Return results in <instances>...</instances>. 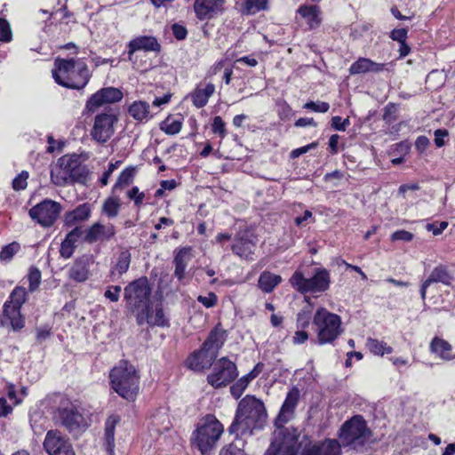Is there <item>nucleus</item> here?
Wrapping results in <instances>:
<instances>
[{
  "label": "nucleus",
  "instance_id": "5",
  "mask_svg": "<svg viewBox=\"0 0 455 455\" xmlns=\"http://www.w3.org/2000/svg\"><path fill=\"white\" fill-rule=\"evenodd\" d=\"M317 343H332L342 332L340 317L324 307H319L313 318Z\"/></svg>",
  "mask_w": 455,
  "mask_h": 455
},
{
  "label": "nucleus",
  "instance_id": "17",
  "mask_svg": "<svg viewBox=\"0 0 455 455\" xmlns=\"http://www.w3.org/2000/svg\"><path fill=\"white\" fill-rule=\"evenodd\" d=\"M225 0H196L194 10L196 17L210 20L224 11Z\"/></svg>",
  "mask_w": 455,
  "mask_h": 455
},
{
  "label": "nucleus",
  "instance_id": "56",
  "mask_svg": "<svg viewBox=\"0 0 455 455\" xmlns=\"http://www.w3.org/2000/svg\"><path fill=\"white\" fill-rule=\"evenodd\" d=\"M121 287L118 285L111 286L105 291V297L112 302H116L119 299Z\"/></svg>",
  "mask_w": 455,
  "mask_h": 455
},
{
  "label": "nucleus",
  "instance_id": "35",
  "mask_svg": "<svg viewBox=\"0 0 455 455\" xmlns=\"http://www.w3.org/2000/svg\"><path fill=\"white\" fill-rule=\"evenodd\" d=\"M225 340V332L222 330L214 329L208 339L203 344L206 349H210L217 355Z\"/></svg>",
  "mask_w": 455,
  "mask_h": 455
},
{
  "label": "nucleus",
  "instance_id": "46",
  "mask_svg": "<svg viewBox=\"0 0 455 455\" xmlns=\"http://www.w3.org/2000/svg\"><path fill=\"white\" fill-rule=\"evenodd\" d=\"M134 176L133 169H125L124 170L118 177L116 183L115 184V188H122L124 187L128 186L132 183Z\"/></svg>",
  "mask_w": 455,
  "mask_h": 455
},
{
  "label": "nucleus",
  "instance_id": "2",
  "mask_svg": "<svg viewBox=\"0 0 455 455\" xmlns=\"http://www.w3.org/2000/svg\"><path fill=\"white\" fill-rule=\"evenodd\" d=\"M52 72L58 84L76 90L84 88L88 84L91 76L86 63L80 59L57 58Z\"/></svg>",
  "mask_w": 455,
  "mask_h": 455
},
{
  "label": "nucleus",
  "instance_id": "16",
  "mask_svg": "<svg viewBox=\"0 0 455 455\" xmlns=\"http://www.w3.org/2000/svg\"><path fill=\"white\" fill-rule=\"evenodd\" d=\"M138 324L147 323L150 326L165 327L169 325V320L165 316L162 307L158 304L146 306L145 309L135 315Z\"/></svg>",
  "mask_w": 455,
  "mask_h": 455
},
{
  "label": "nucleus",
  "instance_id": "18",
  "mask_svg": "<svg viewBox=\"0 0 455 455\" xmlns=\"http://www.w3.org/2000/svg\"><path fill=\"white\" fill-rule=\"evenodd\" d=\"M116 235V228L112 224H101L96 222L85 230L84 241L88 243L104 242L111 239Z\"/></svg>",
  "mask_w": 455,
  "mask_h": 455
},
{
  "label": "nucleus",
  "instance_id": "54",
  "mask_svg": "<svg viewBox=\"0 0 455 455\" xmlns=\"http://www.w3.org/2000/svg\"><path fill=\"white\" fill-rule=\"evenodd\" d=\"M75 249L76 245L64 239L60 245V254L64 259H69L73 255Z\"/></svg>",
  "mask_w": 455,
  "mask_h": 455
},
{
  "label": "nucleus",
  "instance_id": "13",
  "mask_svg": "<svg viewBox=\"0 0 455 455\" xmlns=\"http://www.w3.org/2000/svg\"><path fill=\"white\" fill-rule=\"evenodd\" d=\"M43 444L49 455H76L69 438L56 429L46 433Z\"/></svg>",
  "mask_w": 455,
  "mask_h": 455
},
{
  "label": "nucleus",
  "instance_id": "8",
  "mask_svg": "<svg viewBox=\"0 0 455 455\" xmlns=\"http://www.w3.org/2000/svg\"><path fill=\"white\" fill-rule=\"evenodd\" d=\"M291 285L300 293L323 292L330 286V274L325 268H319L311 278H306L297 270L289 280Z\"/></svg>",
  "mask_w": 455,
  "mask_h": 455
},
{
  "label": "nucleus",
  "instance_id": "27",
  "mask_svg": "<svg viewBox=\"0 0 455 455\" xmlns=\"http://www.w3.org/2000/svg\"><path fill=\"white\" fill-rule=\"evenodd\" d=\"M89 259L82 257L76 259L68 270V276L72 280L82 283L89 278L90 271Z\"/></svg>",
  "mask_w": 455,
  "mask_h": 455
},
{
  "label": "nucleus",
  "instance_id": "7",
  "mask_svg": "<svg viewBox=\"0 0 455 455\" xmlns=\"http://www.w3.org/2000/svg\"><path fill=\"white\" fill-rule=\"evenodd\" d=\"M151 289L146 277L130 283L124 288V299L128 309L137 315L150 303Z\"/></svg>",
  "mask_w": 455,
  "mask_h": 455
},
{
  "label": "nucleus",
  "instance_id": "20",
  "mask_svg": "<svg viewBox=\"0 0 455 455\" xmlns=\"http://www.w3.org/2000/svg\"><path fill=\"white\" fill-rule=\"evenodd\" d=\"M340 444L337 440L327 439L320 443L306 447L301 455H339Z\"/></svg>",
  "mask_w": 455,
  "mask_h": 455
},
{
  "label": "nucleus",
  "instance_id": "58",
  "mask_svg": "<svg viewBox=\"0 0 455 455\" xmlns=\"http://www.w3.org/2000/svg\"><path fill=\"white\" fill-rule=\"evenodd\" d=\"M128 197L134 201L135 204L139 205L142 203L145 195L142 192H140L139 188L137 187H133L129 192H128Z\"/></svg>",
  "mask_w": 455,
  "mask_h": 455
},
{
  "label": "nucleus",
  "instance_id": "47",
  "mask_svg": "<svg viewBox=\"0 0 455 455\" xmlns=\"http://www.w3.org/2000/svg\"><path fill=\"white\" fill-rule=\"evenodd\" d=\"M28 279L29 282V291H36L41 282V273L37 268H31L29 270Z\"/></svg>",
  "mask_w": 455,
  "mask_h": 455
},
{
  "label": "nucleus",
  "instance_id": "15",
  "mask_svg": "<svg viewBox=\"0 0 455 455\" xmlns=\"http://www.w3.org/2000/svg\"><path fill=\"white\" fill-rule=\"evenodd\" d=\"M116 121V116L111 110L97 115L91 132L93 140L101 143L108 140L114 134V124Z\"/></svg>",
  "mask_w": 455,
  "mask_h": 455
},
{
  "label": "nucleus",
  "instance_id": "1",
  "mask_svg": "<svg viewBox=\"0 0 455 455\" xmlns=\"http://www.w3.org/2000/svg\"><path fill=\"white\" fill-rule=\"evenodd\" d=\"M267 419L264 403L251 395L243 398L237 407L235 419L228 428L230 434L251 435L254 429L261 428Z\"/></svg>",
  "mask_w": 455,
  "mask_h": 455
},
{
  "label": "nucleus",
  "instance_id": "45",
  "mask_svg": "<svg viewBox=\"0 0 455 455\" xmlns=\"http://www.w3.org/2000/svg\"><path fill=\"white\" fill-rule=\"evenodd\" d=\"M101 96L95 92L92 94L89 100H87L85 104L84 111L87 113H94L96 112L100 108L106 105L104 100L100 98Z\"/></svg>",
  "mask_w": 455,
  "mask_h": 455
},
{
  "label": "nucleus",
  "instance_id": "51",
  "mask_svg": "<svg viewBox=\"0 0 455 455\" xmlns=\"http://www.w3.org/2000/svg\"><path fill=\"white\" fill-rule=\"evenodd\" d=\"M225 123L220 116H215L212 124V132L224 138L227 134Z\"/></svg>",
  "mask_w": 455,
  "mask_h": 455
},
{
  "label": "nucleus",
  "instance_id": "4",
  "mask_svg": "<svg viewBox=\"0 0 455 455\" xmlns=\"http://www.w3.org/2000/svg\"><path fill=\"white\" fill-rule=\"evenodd\" d=\"M224 427L212 414L202 418L194 431L195 444L203 455H210L217 446Z\"/></svg>",
  "mask_w": 455,
  "mask_h": 455
},
{
  "label": "nucleus",
  "instance_id": "29",
  "mask_svg": "<svg viewBox=\"0 0 455 455\" xmlns=\"http://www.w3.org/2000/svg\"><path fill=\"white\" fill-rule=\"evenodd\" d=\"M214 92L215 86L212 83L207 84L204 88L197 87L191 95L193 104L196 108L204 107Z\"/></svg>",
  "mask_w": 455,
  "mask_h": 455
},
{
  "label": "nucleus",
  "instance_id": "64",
  "mask_svg": "<svg viewBox=\"0 0 455 455\" xmlns=\"http://www.w3.org/2000/svg\"><path fill=\"white\" fill-rule=\"evenodd\" d=\"M12 411V407L8 404L4 397H0V418L6 417Z\"/></svg>",
  "mask_w": 455,
  "mask_h": 455
},
{
  "label": "nucleus",
  "instance_id": "11",
  "mask_svg": "<svg viewBox=\"0 0 455 455\" xmlns=\"http://www.w3.org/2000/svg\"><path fill=\"white\" fill-rule=\"evenodd\" d=\"M61 205L52 200H44L29 210V216L43 227H51L58 219Z\"/></svg>",
  "mask_w": 455,
  "mask_h": 455
},
{
  "label": "nucleus",
  "instance_id": "6",
  "mask_svg": "<svg viewBox=\"0 0 455 455\" xmlns=\"http://www.w3.org/2000/svg\"><path fill=\"white\" fill-rule=\"evenodd\" d=\"M54 419L74 436H78L88 427V422L77 405L68 400L61 402Z\"/></svg>",
  "mask_w": 455,
  "mask_h": 455
},
{
  "label": "nucleus",
  "instance_id": "43",
  "mask_svg": "<svg viewBox=\"0 0 455 455\" xmlns=\"http://www.w3.org/2000/svg\"><path fill=\"white\" fill-rule=\"evenodd\" d=\"M27 299V291L23 287H16L10 296V301H6V303H10L16 307H20L25 303Z\"/></svg>",
  "mask_w": 455,
  "mask_h": 455
},
{
  "label": "nucleus",
  "instance_id": "30",
  "mask_svg": "<svg viewBox=\"0 0 455 455\" xmlns=\"http://www.w3.org/2000/svg\"><path fill=\"white\" fill-rule=\"evenodd\" d=\"M20 307L13 306L10 303L4 305V316L6 317L13 330H20L24 327V320L20 314Z\"/></svg>",
  "mask_w": 455,
  "mask_h": 455
},
{
  "label": "nucleus",
  "instance_id": "50",
  "mask_svg": "<svg viewBox=\"0 0 455 455\" xmlns=\"http://www.w3.org/2000/svg\"><path fill=\"white\" fill-rule=\"evenodd\" d=\"M12 40V31L9 23L0 19V42H10Z\"/></svg>",
  "mask_w": 455,
  "mask_h": 455
},
{
  "label": "nucleus",
  "instance_id": "37",
  "mask_svg": "<svg viewBox=\"0 0 455 455\" xmlns=\"http://www.w3.org/2000/svg\"><path fill=\"white\" fill-rule=\"evenodd\" d=\"M129 113L136 120H147L150 116L149 105L145 101H136L130 107Z\"/></svg>",
  "mask_w": 455,
  "mask_h": 455
},
{
  "label": "nucleus",
  "instance_id": "39",
  "mask_svg": "<svg viewBox=\"0 0 455 455\" xmlns=\"http://www.w3.org/2000/svg\"><path fill=\"white\" fill-rule=\"evenodd\" d=\"M97 93L101 96L100 98L106 104L118 102L123 98V92L119 89L114 87L100 89Z\"/></svg>",
  "mask_w": 455,
  "mask_h": 455
},
{
  "label": "nucleus",
  "instance_id": "41",
  "mask_svg": "<svg viewBox=\"0 0 455 455\" xmlns=\"http://www.w3.org/2000/svg\"><path fill=\"white\" fill-rule=\"evenodd\" d=\"M182 124L180 120L173 119L172 117H167L160 124V128L165 133L170 135L177 134L181 130Z\"/></svg>",
  "mask_w": 455,
  "mask_h": 455
},
{
  "label": "nucleus",
  "instance_id": "55",
  "mask_svg": "<svg viewBox=\"0 0 455 455\" xmlns=\"http://www.w3.org/2000/svg\"><path fill=\"white\" fill-rule=\"evenodd\" d=\"M83 230L80 227H76L73 228L65 237V240L76 246V243L79 238L82 236Z\"/></svg>",
  "mask_w": 455,
  "mask_h": 455
},
{
  "label": "nucleus",
  "instance_id": "59",
  "mask_svg": "<svg viewBox=\"0 0 455 455\" xmlns=\"http://www.w3.org/2000/svg\"><path fill=\"white\" fill-rule=\"evenodd\" d=\"M197 299L206 307H212L217 303V296L214 293H209L208 296H199Z\"/></svg>",
  "mask_w": 455,
  "mask_h": 455
},
{
  "label": "nucleus",
  "instance_id": "53",
  "mask_svg": "<svg viewBox=\"0 0 455 455\" xmlns=\"http://www.w3.org/2000/svg\"><path fill=\"white\" fill-rule=\"evenodd\" d=\"M28 178V173L27 172H22L19 174L12 181V188L15 190H21L26 188L27 187V180Z\"/></svg>",
  "mask_w": 455,
  "mask_h": 455
},
{
  "label": "nucleus",
  "instance_id": "31",
  "mask_svg": "<svg viewBox=\"0 0 455 455\" xmlns=\"http://www.w3.org/2000/svg\"><path fill=\"white\" fill-rule=\"evenodd\" d=\"M120 419L117 416L111 415L108 418L105 424V440L106 448L109 455L114 454L115 449V428L119 423Z\"/></svg>",
  "mask_w": 455,
  "mask_h": 455
},
{
  "label": "nucleus",
  "instance_id": "21",
  "mask_svg": "<svg viewBox=\"0 0 455 455\" xmlns=\"http://www.w3.org/2000/svg\"><path fill=\"white\" fill-rule=\"evenodd\" d=\"M129 48V60H132V57L133 53L137 51H146V52H158L161 50V46L158 44L157 40L154 36H138L132 41H130L128 44Z\"/></svg>",
  "mask_w": 455,
  "mask_h": 455
},
{
  "label": "nucleus",
  "instance_id": "23",
  "mask_svg": "<svg viewBox=\"0 0 455 455\" xmlns=\"http://www.w3.org/2000/svg\"><path fill=\"white\" fill-rule=\"evenodd\" d=\"M193 258V249L190 246L179 249L174 257V275L181 281L185 277L186 268Z\"/></svg>",
  "mask_w": 455,
  "mask_h": 455
},
{
  "label": "nucleus",
  "instance_id": "62",
  "mask_svg": "<svg viewBox=\"0 0 455 455\" xmlns=\"http://www.w3.org/2000/svg\"><path fill=\"white\" fill-rule=\"evenodd\" d=\"M407 37V30L405 28H396L391 32V38L399 43L405 42Z\"/></svg>",
  "mask_w": 455,
  "mask_h": 455
},
{
  "label": "nucleus",
  "instance_id": "33",
  "mask_svg": "<svg viewBox=\"0 0 455 455\" xmlns=\"http://www.w3.org/2000/svg\"><path fill=\"white\" fill-rule=\"evenodd\" d=\"M282 277L279 275L268 271L261 273L259 278V287L266 293L271 292L280 283Z\"/></svg>",
  "mask_w": 455,
  "mask_h": 455
},
{
  "label": "nucleus",
  "instance_id": "57",
  "mask_svg": "<svg viewBox=\"0 0 455 455\" xmlns=\"http://www.w3.org/2000/svg\"><path fill=\"white\" fill-rule=\"evenodd\" d=\"M413 235L411 232H408L406 230H398L392 234L391 239L393 241H405L409 242L412 240Z\"/></svg>",
  "mask_w": 455,
  "mask_h": 455
},
{
  "label": "nucleus",
  "instance_id": "60",
  "mask_svg": "<svg viewBox=\"0 0 455 455\" xmlns=\"http://www.w3.org/2000/svg\"><path fill=\"white\" fill-rule=\"evenodd\" d=\"M448 136V131L445 129H438L435 132V144L441 148L444 146V138Z\"/></svg>",
  "mask_w": 455,
  "mask_h": 455
},
{
  "label": "nucleus",
  "instance_id": "42",
  "mask_svg": "<svg viewBox=\"0 0 455 455\" xmlns=\"http://www.w3.org/2000/svg\"><path fill=\"white\" fill-rule=\"evenodd\" d=\"M131 258L130 254L127 251H123L119 254L117 262L114 267L113 273H117L118 275H123L125 273L130 266Z\"/></svg>",
  "mask_w": 455,
  "mask_h": 455
},
{
  "label": "nucleus",
  "instance_id": "34",
  "mask_svg": "<svg viewBox=\"0 0 455 455\" xmlns=\"http://www.w3.org/2000/svg\"><path fill=\"white\" fill-rule=\"evenodd\" d=\"M298 12L307 20L311 28L318 27L321 23L320 10L315 5H302L299 8Z\"/></svg>",
  "mask_w": 455,
  "mask_h": 455
},
{
  "label": "nucleus",
  "instance_id": "49",
  "mask_svg": "<svg viewBox=\"0 0 455 455\" xmlns=\"http://www.w3.org/2000/svg\"><path fill=\"white\" fill-rule=\"evenodd\" d=\"M303 108L306 109H310L314 112L326 113L330 108V105L324 101H309L307 102Z\"/></svg>",
  "mask_w": 455,
  "mask_h": 455
},
{
  "label": "nucleus",
  "instance_id": "10",
  "mask_svg": "<svg viewBox=\"0 0 455 455\" xmlns=\"http://www.w3.org/2000/svg\"><path fill=\"white\" fill-rule=\"evenodd\" d=\"M297 430L288 427L278 428L266 455H295L299 448Z\"/></svg>",
  "mask_w": 455,
  "mask_h": 455
},
{
  "label": "nucleus",
  "instance_id": "63",
  "mask_svg": "<svg viewBox=\"0 0 455 455\" xmlns=\"http://www.w3.org/2000/svg\"><path fill=\"white\" fill-rule=\"evenodd\" d=\"M419 189V185L418 183H411V184H403L398 188V195L405 197V194L408 191H416Z\"/></svg>",
  "mask_w": 455,
  "mask_h": 455
},
{
  "label": "nucleus",
  "instance_id": "28",
  "mask_svg": "<svg viewBox=\"0 0 455 455\" xmlns=\"http://www.w3.org/2000/svg\"><path fill=\"white\" fill-rule=\"evenodd\" d=\"M255 243L252 240L244 237H239L235 240L232 245V251L242 259H252V254L255 251Z\"/></svg>",
  "mask_w": 455,
  "mask_h": 455
},
{
  "label": "nucleus",
  "instance_id": "32",
  "mask_svg": "<svg viewBox=\"0 0 455 455\" xmlns=\"http://www.w3.org/2000/svg\"><path fill=\"white\" fill-rule=\"evenodd\" d=\"M452 279L449 269L444 265L436 266L430 273L428 277L426 279L427 283H441L445 285H450Z\"/></svg>",
  "mask_w": 455,
  "mask_h": 455
},
{
  "label": "nucleus",
  "instance_id": "40",
  "mask_svg": "<svg viewBox=\"0 0 455 455\" xmlns=\"http://www.w3.org/2000/svg\"><path fill=\"white\" fill-rule=\"evenodd\" d=\"M120 210V202L118 198L108 197L102 205V213L112 219L118 215Z\"/></svg>",
  "mask_w": 455,
  "mask_h": 455
},
{
  "label": "nucleus",
  "instance_id": "19",
  "mask_svg": "<svg viewBox=\"0 0 455 455\" xmlns=\"http://www.w3.org/2000/svg\"><path fill=\"white\" fill-rule=\"evenodd\" d=\"M217 355L203 345L202 348L195 352L187 359V365L194 371H202L212 366Z\"/></svg>",
  "mask_w": 455,
  "mask_h": 455
},
{
  "label": "nucleus",
  "instance_id": "9",
  "mask_svg": "<svg viewBox=\"0 0 455 455\" xmlns=\"http://www.w3.org/2000/svg\"><path fill=\"white\" fill-rule=\"evenodd\" d=\"M370 430L362 416H355L346 421L340 430L339 439L344 446L357 448L369 438Z\"/></svg>",
  "mask_w": 455,
  "mask_h": 455
},
{
  "label": "nucleus",
  "instance_id": "24",
  "mask_svg": "<svg viewBox=\"0 0 455 455\" xmlns=\"http://www.w3.org/2000/svg\"><path fill=\"white\" fill-rule=\"evenodd\" d=\"M387 64L377 63L367 58H360L349 68L350 75H358L363 73H379L386 69Z\"/></svg>",
  "mask_w": 455,
  "mask_h": 455
},
{
  "label": "nucleus",
  "instance_id": "22",
  "mask_svg": "<svg viewBox=\"0 0 455 455\" xmlns=\"http://www.w3.org/2000/svg\"><path fill=\"white\" fill-rule=\"evenodd\" d=\"M299 400V390L298 387H292L287 394L285 401L281 408L277 418L278 422L286 423L293 418L294 410L298 404Z\"/></svg>",
  "mask_w": 455,
  "mask_h": 455
},
{
  "label": "nucleus",
  "instance_id": "36",
  "mask_svg": "<svg viewBox=\"0 0 455 455\" xmlns=\"http://www.w3.org/2000/svg\"><path fill=\"white\" fill-rule=\"evenodd\" d=\"M267 8V0H244L240 9L243 15L255 14Z\"/></svg>",
  "mask_w": 455,
  "mask_h": 455
},
{
  "label": "nucleus",
  "instance_id": "61",
  "mask_svg": "<svg viewBox=\"0 0 455 455\" xmlns=\"http://www.w3.org/2000/svg\"><path fill=\"white\" fill-rule=\"evenodd\" d=\"M448 227V222L442 221L439 223V227H436L435 223H428L426 226L427 230L431 231L433 235H440Z\"/></svg>",
  "mask_w": 455,
  "mask_h": 455
},
{
  "label": "nucleus",
  "instance_id": "26",
  "mask_svg": "<svg viewBox=\"0 0 455 455\" xmlns=\"http://www.w3.org/2000/svg\"><path fill=\"white\" fill-rule=\"evenodd\" d=\"M430 352L443 361H451L455 359L452 353V346L442 338L435 337L429 346Z\"/></svg>",
  "mask_w": 455,
  "mask_h": 455
},
{
  "label": "nucleus",
  "instance_id": "12",
  "mask_svg": "<svg viewBox=\"0 0 455 455\" xmlns=\"http://www.w3.org/2000/svg\"><path fill=\"white\" fill-rule=\"evenodd\" d=\"M236 377V367L227 357L220 358L214 365L213 372L207 377L208 382L215 388L224 387Z\"/></svg>",
  "mask_w": 455,
  "mask_h": 455
},
{
  "label": "nucleus",
  "instance_id": "14",
  "mask_svg": "<svg viewBox=\"0 0 455 455\" xmlns=\"http://www.w3.org/2000/svg\"><path fill=\"white\" fill-rule=\"evenodd\" d=\"M77 167V161L72 156H64L58 160V163L51 171L52 181L57 186H64L75 180V170Z\"/></svg>",
  "mask_w": 455,
  "mask_h": 455
},
{
  "label": "nucleus",
  "instance_id": "44",
  "mask_svg": "<svg viewBox=\"0 0 455 455\" xmlns=\"http://www.w3.org/2000/svg\"><path fill=\"white\" fill-rule=\"evenodd\" d=\"M219 455H246L243 451V443L237 441L223 447Z\"/></svg>",
  "mask_w": 455,
  "mask_h": 455
},
{
  "label": "nucleus",
  "instance_id": "25",
  "mask_svg": "<svg viewBox=\"0 0 455 455\" xmlns=\"http://www.w3.org/2000/svg\"><path fill=\"white\" fill-rule=\"evenodd\" d=\"M92 213V207L88 203L78 205L72 211L64 215V224L68 227H73L77 223L86 221Z\"/></svg>",
  "mask_w": 455,
  "mask_h": 455
},
{
  "label": "nucleus",
  "instance_id": "52",
  "mask_svg": "<svg viewBox=\"0 0 455 455\" xmlns=\"http://www.w3.org/2000/svg\"><path fill=\"white\" fill-rule=\"evenodd\" d=\"M246 380H243L242 379H238L231 387L230 392L231 395L235 398L238 399L243 392L247 387Z\"/></svg>",
  "mask_w": 455,
  "mask_h": 455
},
{
  "label": "nucleus",
  "instance_id": "3",
  "mask_svg": "<svg viewBox=\"0 0 455 455\" xmlns=\"http://www.w3.org/2000/svg\"><path fill=\"white\" fill-rule=\"evenodd\" d=\"M112 388L123 398L134 401L140 390V376L135 367L121 361L109 373Z\"/></svg>",
  "mask_w": 455,
  "mask_h": 455
},
{
  "label": "nucleus",
  "instance_id": "48",
  "mask_svg": "<svg viewBox=\"0 0 455 455\" xmlns=\"http://www.w3.org/2000/svg\"><path fill=\"white\" fill-rule=\"evenodd\" d=\"M19 248H20V245L17 243H10V244L4 246L2 250V251L0 252V259H3V260L11 259L13 257V255L18 251Z\"/></svg>",
  "mask_w": 455,
  "mask_h": 455
},
{
  "label": "nucleus",
  "instance_id": "38",
  "mask_svg": "<svg viewBox=\"0 0 455 455\" xmlns=\"http://www.w3.org/2000/svg\"><path fill=\"white\" fill-rule=\"evenodd\" d=\"M368 349L376 355H384L385 354H391L393 348L384 341L376 339L369 338L366 342Z\"/></svg>",
  "mask_w": 455,
  "mask_h": 455
}]
</instances>
